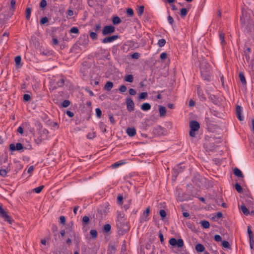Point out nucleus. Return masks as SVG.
<instances>
[{
  "mask_svg": "<svg viewBox=\"0 0 254 254\" xmlns=\"http://www.w3.org/2000/svg\"><path fill=\"white\" fill-rule=\"evenodd\" d=\"M235 187L236 190H237V191L238 192H239V193L242 192V191H243L242 188L241 186L238 183H236Z\"/></svg>",
  "mask_w": 254,
  "mask_h": 254,
  "instance_id": "nucleus-44",
  "label": "nucleus"
},
{
  "mask_svg": "<svg viewBox=\"0 0 254 254\" xmlns=\"http://www.w3.org/2000/svg\"><path fill=\"white\" fill-rule=\"evenodd\" d=\"M10 163H8V166L6 167L5 169H2L0 170V175L3 177H5L7 176V174L8 172L10 171Z\"/></svg>",
  "mask_w": 254,
  "mask_h": 254,
  "instance_id": "nucleus-16",
  "label": "nucleus"
},
{
  "mask_svg": "<svg viewBox=\"0 0 254 254\" xmlns=\"http://www.w3.org/2000/svg\"><path fill=\"white\" fill-rule=\"evenodd\" d=\"M124 80L128 82H132L133 81V77L132 74H128L125 76Z\"/></svg>",
  "mask_w": 254,
  "mask_h": 254,
  "instance_id": "nucleus-31",
  "label": "nucleus"
},
{
  "mask_svg": "<svg viewBox=\"0 0 254 254\" xmlns=\"http://www.w3.org/2000/svg\"><path fill=\"white\" fill-rule=\"evenodd\" d=\"M151 109V105L148 103H143L141 106V109L144 111H147Z\"/></svg>",
  "mask_w": 254,
  "mask_h": 254,
  "instance_id": "nucleus-21",
  "label": "nucleus"
},
{
  "mask_svg": "<svg viewBox=\"0 0 254 254\" xmlns=\"http://www.w3.org/2000/svg\"><path fill=\"white\" fill-rule=\"evenodd\" d=\"M167 18H168V21L169 23L171 25H173L174 24V19L173 18V17L171 16H170V15H169Z\"/></svg>",
  "mask_w": 254,
  "mask_h": 254,
  "instance_id": "nucleus-64",
  "label": "nucleus"
},
{
  "mask_svg": "<svg viewBox=\"0 0 254 254\" xmlns=\"http://www.w3.org/2000/svg\"><path fill=\"white\" fill-rule=\"evenodd\" d=\"M119 38L118 35H113L109 37H106L101 40L103 43H111L118 39Z\"/></svg>",
  "mask_w": 254,
  "mask_h": 254,
  "instance_id": "nucleus-13",
  "label": "nucleus"
},
{
  "mask_svg": "<svg viewBox=\"0 0 254 254\" xmlns=\"http://www.w3.org/2000/svg\"><path fill=\"white\" fill-rule=\"evenodd\" d=\"M73 222L71 221L68 224L67 227V229L68 231H67V233L70 232V233H73V234H74V233H75L73 230Z\"/></svg>",
  "mask_w": 254,
  "mask_h": 254,
  "instance_id": "nucleus-32",
  "label": "nucleus"
},
{
  "mask_svg": "<svg viewBox=\"0 0 254 254\" xmlns=\"http://www.w3.org/2000/svg\"><path fill=\"white\" fill-rule=\"evenodd\" d=\"M116 223L118 233L119 235H123L129 230L130 227L126 221L123 212L117 211Z\"/></svg>",
  "mask_w": 254,
  "mask_h": 254,
  "instance_id": "nucleus-1",
  "label": "nucleus"
},
{
  "mask_svg": "<svg viewBox=\"0 0 254 254\" xmlns=\"http://www.w3.org/2000/svg\"><path fill=\"white\" fill-rule=\"evenodd\" d=\"M219 37L221 41V44L222 45H225L226 44V41L225 40V34L222 31L219 32Z\"/></svg>",
  "mask_w": 254,
  "mask_h": 254,
  "instance_id": "nucleus-19",
  "label": "nucleus"
},
{
  "mask_svg": "<svg viewBox=\"0 0 254 254\" xmlns=\"http://www.w3.org/2000/svg\"><path fill=\"white\" fill-rule=\"evenodd\" d=\"M197 93L198 96V97L200 101H205L206 100V98L205 97L203 92L202 89L200 87V85H197Z\"/></svg>",
  "mask_w": 254,
  "mask_h": 254,
  "instance_id": "nucleus-12",
  "label": "nucleus"
},
{
  "mask_svg": "<svg viewBox=\"0 0 254 254\" xmlns=\"http://www.w3.org/2000/svg\"><path fill=\"white\" fill-rule=\"evenodd\" d=\"M234 174L237 177H240L242 179H244V176L242 173V171L238 168H236L234 170Z\"/></svg>",
  "mask_w": 254,
  "mask_h": 254,
  "instance_id": "nucleus-18",
  "label": "nucleus"
},
{
  "mask_svg": "<svg viewBox=\"0 0 254 254\" xmlns=\"http://www.w3.org/2000/svg\"><path fill=\"white\" fill-rule=\"evenodd\" d=\"M15 0H11L10 1V10L13 12L15 9Z\"/></svg>",
  "mask_w": 254,
  "mask_h": 254,
  "instance_id": "nucleus-46",
  "label": "nucleus"
},
{
  "mask_svg": "<svg viewBox=\"0 0 254 254\" xmlns=\"http://www.w3.org/2000/svg\"><path fill=\"white\" fill-rule=\"evenodd\" d=\"M69 33H73L78 35L79 33V29L77 27H72L69 30Z\"/></svg>",
  "mask_w": 254,
  "mask_h": 254,
  "instance_id": "nucleus-34",
  "label": "nucleus"
},
{
  "mask_svg": "<svg viewBox=\"0 0 254 254\" xmlns=\"http://www.w3.org/2000/svg\"><path fill=\"white\" fill-rule=\"evenodd\" d=\"M31 8L30 7H27L25 10V18L27 20H29L31 16Z\"/></svg>",
  "mask_w": 254,
  "mask_h": 254,
  "instance_id": "nucleus-28",
  "label": "nucleus"
},
{
  "mask_svg": "<svg viewBox=\"0 0 254 254\" xmlns=\"http://www.w3.org/2000/svg\"><path fill=\"white\" fill-rule=\"evenodd\" d=\"M113 83L112 81H107L104 86V89L106 91H110L113 88Z\"/></svg>",
  "mask_w": 254,
  "mask_h": 254,
  "instance_id": "nucleus-20",
  "label": "nucleus"
},
{
  "mask_svg": "<svg viewBox=\"0 0 254 254\" xmlns=\"http://www.w3.org/2000/svg\"><path fill=\"white\" fill-rule=\"evenodd\" d=\"M200 223L201 224V226L205 229L208 228L210 227L209 222L206 220L201 221Z\"/></svg>",
  "mask_w": 254,
  "mask_h": 254,
  "instance_id": "nucleus-30",
  "label": "nucleus"
},
{
  "mask_svg": "<svg viewBox=\"0 0 254 254\" xmlns=\"http://www.w3.org/2000/svg\"><path fill=\"white\" fill-rule=\"evenodd\" d=\"M127 133L129 136L133 137L136 134V129L134 127H128L127 129Z\"/></svg>",
  "mask_w": 254,
  "mask_h": 254,
  "instance_id": "nucleus-17",
  "label": "nucleus"
},
{
  "mask_svg": "<svg viewBox=\"0 0 254 254\" xmlns=\"http://www.w3.org/2000/svg\"><path fill=\"white\" fill-rule=\"evenodd\" d=\"M200 75L203 80L207 82L211 81V73L210 69V65L208 63H205L200 66Z\"/></svg>",
  "mask_w": 254,
  "mask_h": 254,
  "instance_id": "nucleus-2",
  "label": "nucleus"
},
{
  "mask_svg": "<svg viewBox=\"0 0 254 254\" xmlns=\"http://www.w3.org/2000/svg\"><path fill=\"white\" fill-rule=\"evenodd\" d=\"M248 233L249 235V237L250 240H251L253 241V239H254V235H253V232L251 230L250 226H249L248 227Z\"/></svg>",
  "mask_w": 254,
  "mask_h": 254,
  "instance_id": "nucleus-36",
  "label": "nucleus"
},
{
  "mask_svg": "<svg viewBox=\"0 0 254 254\" xmlns=\"http://www.w3.org/2000/svg\"><path fill=\"white\" fill-rule=\"evenodd\" d=\"M158 236L160 238V242L161 244H163L164 242V237L161 231L158 232Z\"/></svg>",
  "mask_w": 254,
  "mask_h": 254,
  "instance_id": "nucleus-61",
  "label": "nucleus"
},
{
  "mask_svg": "<svg viewBox=\"0 0 254 254\" xmlns=\"http://www.w3.org/2000/svg\"><path fill=\"white\" fill-rule=\"evenodd\" d=\"M90 234L93 239H96L98 237V232L96 230H90Z\"/></svg>",
  "mask_w": 254,
  "mask_h": 254,
  "instance_id": "nucleus-33",
  "label": "nucleus"
},
{
  "mask_svg": "<svg viewBox=\"0 0 254 254\" xmlns=\"http://www.w3.org/2000/svg\"><path fill=\"white\" fill-rule=\"evenodd\" d=\"M166 43V42L165 39H161L158 40V45L160 47H162L165 45Z\"/></svg>",
  "mask_w": 254,
  "mask_h": 254,
  "instance_id": "nucleus-48",
  "label": "nucleus"
},
{
  "mask_svg": "<svg viewBox=\"0 0 254 254\" xmlns=\"http://www.w3.org/2000/svg\"><path fill=\"white\" fill-rule=\"evenodd\" d=\"M125 163V162H124L123 160H120L113 164L112 165V167L113 168H116L122 165H124Z\"/></svg>",
  "mask_w": 254,
  "mask_h": 254,
  "instance_id": "nucleus-29",
  "label": "nucleus"
},
{
  "mask_svg": "<svg viewBox=\"0 0 254 254\" xmlns=\"http://www.w3.org/2000/svg\"><path fill=\"white\" fill-rule=\"evenodd\" d=\"M117 202L119 205H122L123 204V196L119 194L117 196Z\"/></svg>",
  "mask_w": 254,
  "mask_h": 254,
  "instance_id": "nucleus-41",
  "label": "nucleus"
},
{
  "mask_svg": "<svg viewBox=\"0 0 254 254\" xmlns=\"http://www.w3.org/2000/svg\"><path fill=\"white\" fill-rule=\"evenodd\" d=\"M222 246L223 248L226 249H231L230 245L229 243L225 240L222 242Z\"/></svg>",
  "mask_w": 254,
  "mask_h": 254,
  "instance_id": "nucleus-40",
  "label": "nucleus"
},
{
  "mask_svg": "<svg viewBox=\"0 0 254 254\" xmlns=\"http://www.w3.org/2000/svg\"><path fill=\"white\" fill-rule=\"evenodd\" d=\"M44 188V186H40L38 187H37V188L34 189L33 191L37 193H39L40 192H41V191Z\"/></svg>",
  "mask_w": 254,
  "mask_h": 254,
  "instance_id": "nucleus-45",
  "label": "nucleus"
},
{
  "mask_svg": "<svg viewBox=\"0 0 254 254\" xmlns=\"http://www.w3.org/2000/svg\"><path fill=\"white\" fill-rule=\"evenodd\" d=\"M185 169L183 163H180L173 169L174 174L177 176L179 173L182 172Z\"/></svg>",
  "mask_w": 254,
  "mask_h": 254,
  "instance_id": "nucleus-11",
  "label": "nucleus"
},
{
  "mask_svg": "<svg viewBox=\"0 0 254 254\" xmlns=\"http://www.w3.org/2000/svg\"><path fill=\"white\" fill-rule=\"evenodd\" d=\"M127 13L129 16L132 17L134 14L133 9L131 8H128L127 9Z\"/></svg>",
  "mask_w": 254,
  "mask_h": 254,
  "instance_id": "nucleus-53",
  "label": "nucleus"
},
{
  "mask_svg": "<svg viewBox=\"0 0 254 254\" xmlns=\"http://www.w3.org/2000/svg\"><path fill=\"white\" fill-rule=\"evenodd\" d=\"M47 4V3L46 0H42L40 3V7L42 9H44L46 7Z\"/></svg>",
  "mask_w": 254,
  "mask_h": 254,
  "instance_id": "nucleus-54",
  "label": "nucleus"
},
{
  "mask_svg": "<svg viewBox=\"0 0 254 254\" xmlns=\"http://www.w3.org/2000/svg\"><path fill=\"white\" fill-rule=\"evenodd\" d=\"M89 218L87 216H84L82 218V225L84 227L89 224Z\"/></svg>",
  "mask_w": 254,
  "mask_h": 254,
  "instance_id": "nucleus-24",
  "label": "nucleus"
},
{
  "mask_svg": "<svg viewBox=\"0 0 254 254\" xmlns=\"http://www.w3.org/2000/svg\"><path fill=\"white\" fill-rule=\"evenodd\" d=\"M241 209L245 215H248V214H249V213H250L249 210H248V209L246 207V206L245 205H242L241 206Z\"/></svg>",
  "mask_w": 254,
  "mask_h": 254,
  "instance_id": "nucleus-38",
  "label": "nucleus"
},
{
  "mask_svg": "<svg viewBox=\"0 0 254 254\" xmlns=\"http://www.w3.org/2000/svg\"><path fill=\"white\" fill-rule=\"evenodd\" d=\"M242 112V107L239 105H237L236 109V115H237L238 119L241 121H243L244 119L243 117L241 115Z\"/></svg>",
  "mask_w": 254,
  "mask_h": 254,
  "instance_id": "nucleus-15",
  "label": "nucleus"
},
{
  "mask_svg": "<svg viewBox=\"0 0 254 254\" xmlns=\"http://www.w3.org/2000/svg\"><path fill=\"white\" fill-rule=\"evenodd\" d=\"M97 117L100 118L102 116V111L100 108H96L95 110Z\"/></svg>",
  "mask_w": 254,
  "mask_h": 254,
  "instance_id": "nucleus-59",
  "label": "nucleus"
},
{
  "mask_svg": "<svg viewBox=\"0 0 254 254\" xmlns=\"http://www.w3.org/2000/svg\"><path fill=\"white\" fill-rule=\"evenodd\" d=\"M100 127L104 132H106L107 131L106 126L103 123H100Z\"/></svg>",
  "mask_w": 254,
  "mask_h": 254,
  "instance_id": "nucleus-62",
  "label": "nucleus"
},
{
  "mask_svg": "<svg viewBox=\"0 0 254 254\" xmlns=\"http://www.w3.org/2000/svg\"><path fill=\"white\" fill-rule=\"evenodd\" d=\"M109 120L110 122L113 124L114 125L116 123V121L114 119V118L113 117V115L112 114H109Z\"/></svg>",
  "mask_w": 254,
  "mask_h": 254,
  "instance_id": "nucleus-63",
  "label": "nucleus"
},
{
  "mask_svg": "<svg viewBox=\"0 0 254 254\" xmlns=\"http://www.w3.org/2000/svg\"><path fill=\"white\" fill-rule=\"evenodd\" d=\"M70 102L69 100H65L63 102L62 106L64 108H66L70 105Z\"/></svg>",
  "mask_w": 254,
  "mask_h": 254,
  "instance_id": "nucleus-50",
  "label": "nucleus"
},
{
  "mask_svg": "<svg viewBox=\"0 0 254 254\" xmlns=\"http://www.w3.org/2000/svg\"><path fill=\"white\" fill-rule=\"evenodd\" d=\"M169 243L173 247L177 246L178 248H182L184 246V241L182 239L177 240L174 238H172L170 239Z\"/></svg>",
  "mask_w": 254,
  "mask_h": 254,
  "instance_id": "nucleus-5",
  "label": "nucleus"
},
{
  "mask_svg": "<svg viewBox=\"0 0 254 254\" xmlns=\"http://www.w3.org/2000/svg\"><path fill=\"white\" fill-rule=\"evenodd\" d=\"M239 76L242 84L246 86L247 82L244 73L242 72H240L239 74Z\"/></svg>",
  "mask_w": 254,
  "mask_h": 254,
  "instance_id": "nucleus-23",
  "label": "nucleus"
},
{
  "mask_svg": "<svg viewBox=\"0 0 254 254\" xmlns=\"http://www.w3.org/2000/svg\"><path fill=\"white\" fill-rule=\"evenodd\" d=\"M190 131L189 134L191 137H195V132L198 131L200 128L199 123L196 121H191L190 122Z\"/></svg>",
  "mask_w": 254,
  "mask_h": 254,
  "instance_id": "nucleus-3",
  "label": "nucleus"
},
{
  "mask_svg": "<svg viewBox=\"0 0 254 254\" xmlns=\"http://www.w3.org/2000/svg\"><path fill=\"white\" fill-rule=\"evenodd\" d=\"M127 110L129 112L133 111L134 109V103L130 97L126 99Z\"/></svg>",
  "mask_w": 254,
  "mask_h": 254,
  "instance_id": "nucleus-10",
  "label": "nucleus"
},
{
  "mask_svg": "<svg viewBox=\"0 0 254 254\" xmlns=\"http://www.w3.org/2000/svg\"><path fill=\"white\" fill-rule=\"evenodd\" d=\"M131 57L133 59H138L140 57V54L135 52L131 55Z\"/></svg>",
  "mask_w": 254,
  "mask_h": 254,
  "instance_id": "nucleus-60",
  "label": "nucleus"
},
{
  "mask_svg": "<svg viewBox=\"0 0 254 254\" xmlns=\"http://www.w3.org/2000/svg\"><path fill=\"white\" fill-rule=\"evenodd\" d=\"M150 212V206H148L146 210L144 211L142 214L141 215L140 217V222H143L145 221H147L149 220V215Z\"/></svg>",
  "mask_w": 254,
  "mask_h": 254,
  "instance_id": "nucleus-8",
  "label": "nucleus"
},
{
  "mask_svg": "<svg viewBox=\"0 0 254 254\" xmlns=\"http://www.w3.org/2000/svg\"><path fill=\"white\" fill-rule=\"evenodd\" d=\"M88 42L89 38L88 35H83L79 37V40L75 43V46L79 45L85 47L88 44Z\"/></svg>",
  "mask_w": 254,
  "mask_h": 254,
  "instance_id": "nucleus-6",
  "label": "nucleus"
},
{
  "mask_svg": "<svg viewBox=\"0 0 254 254\" xmlns=\"http://www.w3.org/2000/svg\"><path fill=\"white\" fill-rule=\"evenodd\" d=\"M144 10V6L143 5H141L137 9V13L138 16H141L143 13Z\"/></svg>",
  "mask_w": 254,
  "mask_h": 254,
  "instance_id": "nucleus-37",
  "label": "nucleus"
},
{
  "mask_svg": "<svg viewBox=\"0 0 254 254\" xmlns=\"http://www.w3.org/2000/svg\"><path fill=\"white\" fill-rule=\"evenodd\" d=\"M127 88L125 85H121L119 88V90L121 93L125 92L127 91Z\"/></svg>",
  "mask_w": 254,
  "mask_h": 254,
  "instance_id": "nucleus-57",
  "label": "nucleus"
},
{
  "mask_svg": "<svg viewBox=\"0 0 254 254\" xmlns=\"http://www.w3.org/2000/svg\"><path fill=\"white\" fill-rule=\"evenodd\" d=\"M98 213L101 214V215H106V214H107V211H106V210L104 208H99L98 210Z\"/></svg>",
  "mask_w": 254,
  "mask_h": 254,
  "instance_id": "nucleus-56",
  "label": "nucleus"
},
{
  "mask_svg": "<svg viewBox=\"0 0 254 254\" xmlns=\"http://www.w3.org/2000/svg\"><path fill=\"white\" fill-rule=\"evenodd\" d=\"M111 230V226L109 224H106L104 226V231L106 232H109Z\"/></svg>",
  "mask_w": 254,
  "mask_h": 254,
  "instance_id": "nucleus-47",
  "label": "nucleus"
},
{
  "mask_svg": "<svg viewBox=\"0 0 254 254\" xmlns=\"http://www.w3.org/2000/svg\"><path fill=\"white\" fill-rule=\"evenodd\" d=\"M48 21H49L48 18L46 16H45V17H42L40 19V23L41 25H44V24H46V23H47L48 22Z\"/></svg>",
  "mask_w": 254,
  "mask_h": 254,
  "instance_id": "nucleus-51",
  "label": "nucleus"
},
{
  "mask_svg": "<svg viewBox=\"0 0 254 254\" xmlns=\"http://www.w3.org/2000/svg\"><path fill=\"white\" fill-rule=\"evenodd\" d=\"M195 249L197 252H203L205 250V247L201 244H197L195 245Z\"/></svg>",
  "mask_w": 254,
  "mask_h": 254,
  "instance_id": "nucleus-22",
  "label": "nucleus"
},
{
  "mask_svg": "<svg viewBox=\"0 0 254 254\" xmlns=\"http://www.w3.org/2000/svg\"><path fill=\"white\" fill-rule=\"evenodd\" d=\"M159 111L160 113V116L161 117H164L165 116L166 113V109L165 107L160 106L159 107Z\"/></svg>",
  "mask_w": 254,
  "mask_h": 254,
  "instance_id": "nucleus-26",
  "label": "nucleus"
},
{
  "mask_svg": "<svg viewBox=\"0 0 254 254\" xmlns=\"http://www.w3.org/2000/svg\"><path fill=\"white\" fill-rule=\"evenodd\" d=\"M24 148V146L21 143H16L15 145L14 143H11L9 145V150L11 151L17 150L20 151Z\"/></svg>",
  "mask_w": 254,
  "mask_h": 254,
  "instance_id": "nucleus-9",
  "label": "nucleus"
},
{
  "mask_svg": "<svg viewBox=\"0 0 254 254\" xmlns=\"http://www.w3.org/2000/svg\"><path fill=\"white\" fill-rule=\"evenodd\" d=\"M207 94L208 95L209 99H210L214 104L218 105L219 104V98L217 96L211 94L209 92H207Z\"/></svg>",
  "mask_w": 254,
  "mask_h": 254,
  "instance_id": "nucleus-14",
  "label": "nucleus"
},
{
  "mask_svg": "<svg viewBox=\"0 0 254 254\" xmlns=\"http://www.w3.org/2000/svg\"><path fill=\"white\" fill-rule=\"evenodd\" d=\"M164 128L161 126H157L154 129V132L158 134H162L163 132Z\"/></svg>",
  "mask_w": 254,
  "mask_h": 254,
  "instance_id": "nucleus-27",
  "label": "nucleus"
},
{
  "mask_svg": "<svg viewBox=\"0 0 254 254\" xmlns=\"http://www.w3.org/2000/svg\"><path fill=\"white\" fill-rule=\"evenodd\" d=\"M115 31V27L113 25H107L103 28L102 33L103 35L111 34Z\"/></svg>",
  "mask_w": 254,
  "mask_h": 254,
  "instance_id": "nucleus-7",
  "label": "nucleus"
},
{
  "mask_svg": "<svg viewBox=\"0 0 254 254\" xmlns=\"http://www.w3.org/2000/svg\"><path fill=\"white\" fill-rule=\"evenodd\" d=\"M31 99V96L29 94H25L23 96V101L24 102H28L30 101Z\"/></svg>",
  "mask_w": 254,
  "mask_h": 254,
  "instance_id": "nucleus-58",
  "label": "nucleus"
},
{
  "mask_svg": "<svg viewBox=\"0 0 254 254\" xmlns=\"http://www.w3.org/2000/svg\"><path fill=\"white\" fill-rule=\"evenodd\" d=\"M15 64L17 66L19 65L21 61V58L20 56H17L15 57L14 59Z\"/></svg>",
  "mask_w": 254,
  "mask_h": 254,
  "instance_id": "nucleus-49",
  "label": "nucleus"
},
{
  "mask_svg": "<svg viewBox=\"0 0 254 254\" xmlns=\"http://www.w3.org/2000/svg\"><path fill=\"white\" fill-rule=\"evenodd\" d=\"M90 36L91 38L93 40H96L97 39V34L95 32H91L90 33Z\"/></svg>",
  "mask_w": 254,
  "mask_h": 254,
  "instance_id": "nucleus-55",
  "label": "nucleus"
},
{
  "mask_svg": "<svg viewBox=\"0 0 254 254\" xmlns=\"http://www.w3.org/2000/svg\"><path fill=\"white\" fill-rule=\"evenodd\" d=\"M0 216L3 219L4 221L10 224H11L13 222V220L8 215L7 212L4 210L1 205H0Z\"/></svg>",
  "mask_w": 254,
  "mask_h": 254,
  "instance_id": "nucleus-4",
  "label": "nucleus"
},
{
  "mask_svg": "<svg viewBox=\"0 0 254 254\" xmlns=\"http://www.w3.org/2000/svg\"><path fill=\"white\" fill-rule=\"evenodd\" d=\"M73 235L74 241L76 242V244H79L80 242V238L79 234L76 233H74Z\"/></svg>",
  "mask_w": 254,
  "mask_h": 254,
  "instance_id": "nucleus-35",
  "label": "nucleus"
},
{
  "mask_svg": "<svg viewBox=\"0 0 254 254\" xmlns=\"http://www.w3.org/2000/svg\"><path fill=\"white\" fill-rule=\"evenodd\" d=\"M147 92H142L140 94H139L138 96V99L139 100H144L147 97Z\"/></svg>",
  "mask_w": 254,
  "mask_h": 254,
  "instance_id": "nucleus-43",
  "label": "nucleus"
},
{
  "mask_svg": "<svg viewBox=\"0 0 254 254\" xmlns=\"http://www.w3.org/2000/svg\"><path fill=\"white\" fill-rule=\"evenodd\" d=\"M159 214L162 219H164L166 216V211L163 209H161L159 211Z\"/></svg>",
  "mask_w": 254,
  "mask_h": 254,
  "instance_id": "nucleus-52",
  "label": "nucleus"
},
{
  "mask_svg": "<svg viewBox=\"0 0 254 254\" xmlns=\"http://www.w3.org/2000/svg\"><path fill=\"white\" fill-rule=\"evenodd\" d=\"M122 22L120 18L118 16H113L112 18V22L114 25H117L121 23Z\"/></svg>",
  "mask_w": 254,
  "mask_h": 254,
  "instance_id": "nucleus-25",
  "label": "nucleus"
},
{
  "mask_svg": "<svg viewBox=\"0 0 254 254\" xmlns=\"http://www.w3.org/2000/svg\"><path fill=\"white\" fill-rule=\"evenodd\" d=\"M180 12V15L183 18L186 17L188 13V10L186 8H182Z\"/></svg>",
  "mask_w": 254,
  "mask_h": 254,
  "instance_id": "nucleus-39",
  "label": "nucleus"
},
{
  "mask_svg": "<svg viewBox=\"0 0 254 254\" xmlns=\"http://www.w3.org/2000/svg\"><path fill=\"white\" fill-rule=\"evenodd\" d=\"M64 84V79L61 78L57 82V85L59 87H62Z\"/></svg>",
  "mask_w": 254,
  "mask_h": 254,
  "instance_id": "nucleus-42",
  "label": "nucleus"
}]
</instances>
